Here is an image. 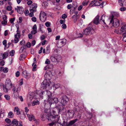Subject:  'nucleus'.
<instances>
[{
  "instance_id": "nucleus-40",
  "label": "nucleus",
  "mask_w": 126,
  "mask_h": 126,
  "mask_svg": "<svg viewBox=\"0 0 126 126\" xmlns=\"http://www.w3.org/2000/svg\"><path fill=\"white\" fill-rule=\"evenodd\" d=\"M3 44L6 47L7 45V40H4L2 42Z\"/></svg>"
},
{
  "instance_id": "nucleus-57",
  "label": "nucleus",
  "mask_w": 126,
  "mask_h": 126,
  "mask_svg": "<svg viewBox=\"0 0 126 126\" xmlns=\"http://www.w3.org/2000/svg\"><path fill=\"white\" fill-rule=\"evenodd\" d=\"M55 123V122H54L53 121L51 123H49L48 124V125L49 126H53Z\"/></svg>"
},
{
  "instance_id": "nucleus-7",
  "label": "nucleus",
  "mask_w": 126,
  "mask_h": 126,
  "mask_svg": "<svg viewBox=\"0 0 126 126\" xmlns=\"http://www.w3.org/2000/svg\"><path fill=\"white\" fill-rule=\"evenodd\" d=\"M37 7V4L35 3H33L31 5L30 7V12H35L36 11Z\"/></svg>"
},
{
  "instance_id": "nucleus-9",
  "label": "nucleus",
  "mask_w": 126,
  "mask_h": 126,
  "mask_svg": "<svg viewBox=\"0 0 126 126\" xmlns=\"http://www.w3.org/2000/svg\"><path fill=\"white\" fill-rule=\"evenodd\" d=\"M121 33H123V35H126V24L123 25L120 29Z\"/></svg>"
},
{
  "instance_id": "nucleus-5",
  "label": "nucleus",
  "mask_w": 126,
  "mask_h": 126,
  "mask_svg": "<svg viewBox=\"0 0 126 126\" xmlns=\"http://www.w3.org/2000/svg\"><path fill=\"white\" fill-rule=\"evenodd\" d=\"M61 56L59 55H56L54 56H52L51 57V60L53 62H58L61 60Z\"/></svg>"
},
{
  "instance_id": "nucleus-62",
  "label": "nucleus",
  "mask_w": 126,
  "mask_h": 126,
  "mask_svg": "<svg viewBox=\"0 0 126 126\" xmlns=\"http://www.w3.org/2000/svg\"><path fill=\"white\" fill-rule=\"evenodd\" d=\"M25 112H26V113L27 112L29 111V109H28V108L27 107H25Z\"/></svg>"
},
{
  "instance_id": "nucleus-6",
  "label": "nucleus",
  "mask_w": 126,
  "mask_h": 126,
  "mask_svg": "<svg viewBox=\"0 0 126 126\" xmlns=\"http://www.w3.org/2000/svg\"><path fill=\"white\" fill-rule=\"evenodd\" d=\"M51 82L50 81L47 82L46 81H44L43 82L42 87L43 89H46V88L49 87L50 85Z\"/></svg>"
},
{
  "instance_id": "nucleus-26",
  "label": "nucleus",
  "mask_w": 126,
  "mask_h": 126,
  "mask_svg": "<svg viewBox=\"0 0 126 126\" xmlns=\"http://www.w3.org/2000/svg\"><path fill=\"white\" fill-rule=\"evenodd\" d=\"M39 104V102L38 100H36V101L34 100L33 101V102L32 104V106H34L35 105Z\"/></svg>"
},
{
  "instance_id": "nucleus-8",
  "label": "nucleus",
  "mask_w": 126,
  "mask_h": 126,
  "mask_svg": "<svg viewBox=\"0 0 126 126\" xmlns=\"http://www.w3.org/2000/svg\"><path fill=\"white\" fill-rule=\"evenodd\" d=\"M66 41L65 39H60V42L58 44L59 47H61L64 45L66 43Z\"/></svg>"
},
{
  "instance_id": "nucleus-28",
  "label": "nucleus",
  "mask_w": 126,
  "mask_h": 126,
  "mask_svg": "<svg viewBox=\"0 0 126 126\" xmlns=\"http://www.w3.org/2000/svg\"><path fill=\"white\" fill-rule=\"evenodd\" d=\"M118 2L120 3V5L121 6H123V3L125 1V0H118Z\"/></svg>"
},
{
  "instance_id": "nucleus-16",
  "label": "nucleus",
  "mask_w": 126,
  "mask_h": 126,
  "mask_svg": "<svg viewBox=\"0 0 126 126\" xmlns=\"http://www.w3.org/2000/svg\"><path fill=\"white\" fill-rule=\"evenodd\" d=\"M99 16L97 15L95 17L94 20V22L95 24H97L99 23Z\"/></svg>"
},
{
  "instance_id": "nucleus-18",
  "label": "nucleus",
  "mask_w": 126,
  "mask_h": 126,
  "mask_svg": "<svg viewBox=\"0 0 126 126\" xmlns=\"http://www.w3.org/2000/svg\"><path fill=\"white\" fill-rule=\"evenodd\" d=\"M63 101L64 103H67L68 101V98L65 95H64L63 96Z\"/></svg>"
},
{
  "instance_id": "nucleus-54",
  "label": "nucleus",
  "mask_w": 126,
  "mask_h": 126,
  "mask_svg": "<svg viewBox=\"0 0 126 126\" xmlns=\"http://www.w3.org/2000/svg\"><path fill=\"white\" fill-rule=\"evenodd\" d=\"M28 37L30 39H31L32 38L33 36L32 34L30 33L28 35Z\"/></svg>"
},
{
  "instance_id": "nucleus-39",
  "label": "nucleus",
  "mask_w": 126,
  "mask_h": 126,
  "mask_svg": "<svg viewBox=\"0 0 126 126\" xmlns=\"http://www.w3.org/2000/svg\"><path fill=\"white\" fill-rule=\"evenodd\" d=\"M45 25L47 27H49L51 25V23H50L48 22H46L45 23Z\"/></svg>"
},
{
  "instance_id": "nucleus-53",
  "label": "nucleus",
  "mask_w": 126,
  "mask_h": 126,
  "mask_svg": "<svg viewBox=\"0 0 126 126\" xmlns=\"http://www.w3.org/2000/svg\"><path fill=\"white\" fill-rule=\"evenodd\" d=\"M15 19L14 18H11L10 20V22L11 23H13L14 22V21L15 20Z\"/></svg>"
},
{
  "instance_id": "nucleus-10",
  "label": "nucleus",
  "mask_w": 126,
  "mask_h": 126,
  "mask_svg": "<svg viewBox=\"0 0 126 126\" xmlns=\"http://www.w3.org/2000/svg\"><path fill=\"white\" fill-rule=\"evenodd\" d=\"M60 116L58 115H55L54 116H53L52 117L53 121L56 123L59 120Z\"/></svg>"
},
{
  "instance_id": "nucleus-21",
  "label": "nucleus",
  "mask_w": 126,
  "mask_h": 126,
  "mask_svg": "<svg viewBox=\"0 0 126 126\" xmlns=\"http://www.w3.org/2000/svg\"><path fill=\"white\" fill-rule=\"evenodd\" d=\"M72 18L73 19L74 22H76L77 19L79 18V16L78 15H76L72 16Z\"/></svg>"
},
{
  "instance_id": "nucleus-4",
  "label": "nucleus",
  "mask_w": 126,
  "mask_h": 126,
  "mask_svg": "<svg viewBox=\"0 0 126 126\" xmlns=\"http://www.w3.org/2000/svg\"><path fill=\"white\" fill-rule=\"evenodd\" d=\"M46 14L43 11H41L40 16V20L42 22H45L46 19Z\"/></svg>"
},
{
  "instance_id": "nucleus-23",
  "label": "nucleus",
  "mask_w": 126,
  "mask_h": 126,
  "mask_svg": "<svg viewBox=\"0 0 126 126\" xmlns=\"http://www.w3.org/2000/svg\"><path fill=\"white\" fill-rule=\"evenodd\" d=\"M8 54L7 52H4L3 54H2V56L3 59H5L8 56Z\"/></svg>"
},
{
  "instance_id": "nucleus-25",
  "label": "nucleus",
  "mask_w": 126,
  "mask_h": 126,
  "mask_svg": "<svg viewBox=\"0 0 126 126\" xmlns=\"http://www.w3.org/2000/svg\"><path fill=\"white\" fill-rule=\"evenodd\" d=\"M14 116V114L12 111L10 112L8 114V117L9 118H12Z\"/></svg>"
},
{
  "instance_id": "nucleus-64",
  "label": "nucleus",
  "mask_w": 126,
  "mask_h": 126,
  "mask_svg": "<svg viewBox=\"0 0 126 126\" xmlns=\"http://www.w3.org/2000/svg\"><path fill=\"white\" fill-rule=\"evenodd\" d=\"M123 37V40L125 42H126V35L125 36Z\"/></svg>"
},
{
  "instance_id": "nucleus-32",
  "label": "nucleus",
  "mask_w": 126,
  "mask_h": 126,
  "mask_svg": "<svg viewBox=\"0 0 126 126\" xmlns=\"http://www.w3.org/2000/svg\"><path fill=\"white\" fill-rule=\"evenodd\" d=\"M15 51L14 50H12L10 52V56H13L15 54Z\"/></svg>"
},
{
  "instance_id": "nucleus-22",
  "label": "nucleus",
  "mask_w": 126,
  "mask_h": 126,
  "mask_svg": "<svg viewBox=\"0 0 126 126\" xmlns=\"http://www.w3.org/2000/svg\"><path fill=\"white\" fill-rule=\"evenodd\" d=\"M77 120V119H76L73 120H71L70 121L69 123V125H72L74 124Z\"/></svg>"
},
{
  "instance_id": "nucleus-58",
  "label": "nucleus",
  "mask_w": 126,
  "mask_h": 126,
  "mask_svg": "<svg viewBox=\"0 0 126 126\" xmlns=\"http://www.w3.org/2000/svg\"><path fill=\"white\" fill-rule=\"evenodd\" d=\"M67 17V16L65 14H63L62 15V18L63 19H64L65 18H66Z\"/></svg>"
},
{
  "instance_id": "nucleus-43",
  "label": "nucleus",
  "mask_w": 126,
  "mask_h": 126,
  "mask_svg": "<svg viewBox=\"0 0 126 126\" xmlns=\"http://www.w3.org/2000/svg\"><path fill=\"white\" fill-rule=\"evenodd\" d=\"M19 85L20 86L21 85L23 84V79H21L19 80Z\"/></svg>"
},
{
  "instance_id": "nucleus-30",
  "label": "nucleus",
  "mask_w": 126,
  "mask_h": 126,
  "mask_svg": "<svg viewBox=\"0 0 126 126\" xmlns=\"http://www.w3.org/2000/svg\"><path fill=\"white\" fill-rule=\"evenodd\" d=\"M25 57V55L24 54H21L20 57L19 59L20 60H23Z\"/></svg>"
},
{
  "instance_id": "nucleus-35",
  "label": "nucleus",
  "mask_w": 126,
  "mask_h": 126,
  "mask_svg": "<svg viewBox=\"0 0 126 126\" xmlns=\"http://www.w3.org/2000/svg\"><path fill=\"white\" fill-rule=\"evenodd\" d=\"M8 71V69L7 67H5L3 70V71L4 73H7Z\"/></svg>"
},
{
  "instance_id": "nucleus-12",
  "label": "nucleus",
  "mask_w": 126,
  "mask_h": 126,
  "mask_svg": "<svg viewBox=\"0 0 126 126\" xmlns=\"http://www.w3.org/2000/svg\"><path fill=\"white\" fill-rule=\"evenodd\" d=\"M91 3L95 6H98L100 5L101 3L98 0H94L92 1Z\"/></svg>"
},
{
  "instance_id": "nucleus-63",
  "label": "nucleus",
  "mask_w": 126,
  "mask_h": 126,
  "mask_svg": "<svg viewBox=\"0 0 126 126\" xmlns=\"http://www.w3.org/2000/svg\"><path fill=\"white\" fill-rule=\"evenodd\" d=\"M82 5H80L79 6L78 8V10L79 11H80L82 8Z\"/></svg>"
},
{
  "instance_id": "nucleus-11",
  "label": "nucleus",
  "mask_w": 126,
  "mask_h": 126,
  "mask_svg": "<svg viewBox=\"0 0 126 126\" xmlns=\"http://www.w3.org/2000/svg\"><path fill=\"white\" fill-rule=\"evenodd\" d=\"M7 17L6 15H4L3 16V20L1 22V24L3 25H6L7 23Z\"/></svg>"
},
{
  "instance_id": "nucleus-44",
  "label": "nucleus",
  "mask_w": 126,
  "mask_h": 126,
  "mask_svg": "<svg viewBox=\"0 0 126 126\" xmlns=\"http://www.w3.org/2000/svg\"><path fill=\"white\" fill-rule=\"evenodd\" d=\"M31 46V44L29 42L27 43L26 46L28 47H30Z\"/></svg>"
},
{
  "instance_id": "nucleus-48",
  "label": "nucleus",
  "mask_w": 126,
  "mask_h": 126,
  "mask_svg": "<svg viewBox=\"0 0 126 126\" xmlns=\"http://www.w3.org/2000/svg\"><path fill=\"white\" fill-rule=\"evenodd\" d=\"M120 10L121 11H124L126 10V8L125 7H121L120 8Z\"/></svg>"
},
{
  "instance_id": "nucleus-55",
  "label": "nucleus",
  "mask_w": 126,
  "mask_h": 126,
  "mask_svg": "<svg viewBox=\"0 0 126 126\" xmlns=\"http://www.w3.org/2000/svg\"><path fill=\"white\" fill-rule=\"evenodd\" d=\"M45 36L44 35H43L41 36V39L43 40L45 38Z\"/></svg>"
},
{
  "instance_id": "nucleus-17",
  "label": "nucleus",
  "mask_w": 126,
  "mask_h": 126,
  "mask_svg": "<svg viewBox=\"0 0 126 126\" xmlns=\"http://www.w3.org/2000/svg\"><path fill=\"white\" fill-rule=\"evenodd\" d=\"M14 112H16V113L18 115L20 114V109L17 107H16L14 108Z\"/></svg>"
},
{
  "instance_id": "nucleus-42",
  "label": "nucleus",
  "mask_w": 126,
  "mask_h": 126,
  "mask_svg": "<svg viewBox=\"0 0 126 126\" xmlns=\"http://www.w3.org/2000/svg\"><path fill=\"white\" fill-rule=\"evenodd\" d=\"M5 62L4 60H2L0 62V65L2 66L4 65Z\"/></svg>"
},
{
  "instance_id": "nucleus-56",
  "label": "nucleus",
  "mask_w": 126,
  "mask_h": 126,
  "mask_svg": "<svg viewBox=\"0 0 126 126\" xmlns=\"http://www.w3.org/2000/svg\"><path fill=\"white\" fill-rule=\"evenodd\" d=\"M62 27L63 29H65L66 28V26L65 24H63L62 25Z\"/></svg>"
},
{
  "instance_id": "nucleus-33",
  "label": "nucleus",
  "mask_w": 126,
  "mask_h": 126,
  "mask_svg": "<svg viewBox=\"0 0 126 126\" xmlns=\"http://www.w3.org/2000/svg\"><path fill=\"white\" fill-rule=\"evenodd\" d=\"M26 48V46L25 45H24L21 48L20 50L21 52L23 51L24 49H25Z\"/></svg>"
},
{
  "instance_id": "nucleus-14",
  "label": "nucleus",
  "mask_w": 126,
  "mask_h": 126,
  "mask_svg": "<svg viewBox=\"0 0 126 126\" xmlns=\"http://www.w3.org/2000/svg\"><path fill=\"white\" fill-rule=\"evenodd\" d=\"M47 113L46 112H44L41 115V120L43 121H45L47 117Z\"/></svg>"
},
{
  "instance_id": "nucleus-27",
  "label": "nucleus",
  "mask_w": 126,
  "mask_h": 126,
  "mask_svg": "<svg viewBox=\"0 0 126 126\" xmlns=\"http://www.w3.org/2000/svg\"><path fill=\"white\" fill-rule=\"evenodd\" d=\"M89 1L85 0L83 1L82 3V4L83 6H86L88 3Z\"/></svg>"
},
{
  "instance_id": "nucleus-3",
  "label": "nucleus",
  "mask_w": 126,
  "mask_h": 126,
  "mask_svg": "<svg viewBox=\"0 0 126 126\" xmlns=\"http://www.w3.org/2000/svg\"><path fill=\"white\" fill-rule=\"evenodd\" d=\"M93 29L92 27H88L85 29L83 31V34L86 35L91 34Z\"/></svg>"
},
{
  "instance_id": "nucleus-51",
  "label": "nucleus",
  "mask_w": 126,
  "mask_h": 126,
  "mask_svg": "<svg viewBox=\"0 0 126 126\" xmlns=\"http://www.w3.org/2000/svg\"><path fill=\"white\" fill-rule=\"evenodd\" d=\"M46 43H47V41L46 40H44L41 42L42 45L43 46Z\"/></svg>"
},
{
  "instance_id": "nucleus-13",
  "label": "nucleus",
  "mask_w": 126,
  "mask_h": 126,
  "mask_svg": "<svg viewBox=\"0 0 126 126\" xmlns=\"http://www.w3.org/2000/svg\"><path fill=\"white\" fill-rule=\"evenodd\" d=\"M119 16V14L117 13H114L110 16L109 19H114V18H117V17Z\"/></svg>"
},
{
  "instance_id": "nucleus-60",
  "label": "nucleus",
  "mask_w": 126,
  "mask_h": 126,
  "mask_svg": "<svg viewBox=\"0 0 126 126\" xmlns=\"http://www.w3.org/2000/svg\"><path fill=\"white\" fill-rule=\"evenodd\" d=\"M16 76L17 77H18L20 75V72L19 71H17L16 74Z\"/></svg>"
},
{
  "instance_id": "nucleus-20",
  "label": "nucleus",
  "mask_w": 126,
  "mask_h": 126,
  "mask_svg": "<svg viewBox=\"0 0 126 126\" xmlns=\"http://www.w3.org/2000/svg\"><path fill=\"white\" fill-rule=\"evenodd\" d=\"M23 73L27 77H31V74L30 73L26 70L24 71L23 72Z\"/></svg>"
},
{
  "instance_id": "nucleus-19",
  "label": "nucleus",
  "mask_w": 126,
  "mask_h": 126,
  "mask_svg": "<svg viewBox=\"0 0 126 126\" xmlns=\"http://www.w3.org/2000/svg\"><path fill=\"white\" fill-rule=\"evenodd\" d=\"M23 10V8L22 7L18 6H17V11L19 13H22V11Z\"/></svg>"
},
{
  "instance_id": "nucleus-59",
  "label": "nucleus",
  "mask_w": 126,
  "mask_h": 126,
  "mask_svg": "<svg viewBox=\"0 0 126 126\" xmlns=\"http://www.w3.org/2000/svg\"><path fill=\"white\" fill-rule=\"evenodd\" d=\"M50 63V61L48 59H47L45 62V63L46 64H49Z\"/></svg>"
},
{
  "instance_id": "nucleus-31",
  "label": "nucleus",
  "mask_w": 126,
  "mask_h": 126,
  "mask_svg": "<svg viewBox=\"0 0 126 126\" xmlns=\"http://www.w3.org/2000/svg\"><path fill=\"white\" fill-rule=\"evenodd\" d=\"M12 9V7L11 6H8L6 8V10L10 11H11Z\"/></svg>"
},
{
  "instance_id": "nucleus-2",
  "label": "nucleus",
  "mask_w": 126,
  "mask_h": 126,
  "mask_svg": "<svg viewBox=\"0 0 126 126\" xmlns=\"http://www.w3.org/2000/svg\"><path fill=\"white\" fill-rule=\"evenodd\" d=\"M109 19L110 21V23L111 24L112 26L114 27L117 28L119 26L120 21L117 18Z\"/></svg>"
},
{
  "instance_id": "nucleus-24",
  "label": "nucleus",
  "mask_w": 126,
  "mask_h": 126,
  "mask_svg": "<svg viewBox=\"0 0 126 126\" xmlns=\"http://www.w3.org/2000/svg\"><path fill=\"white\" fill-rule=\"evenodd\" d=\"M12 123L13 125H18V121L16 119H14L12 121Z\"/></svg>"
},
{
  "instance_id": "nucleus-45",
  "label": "nucleus",
  "mask_w": 126,
  "mask_h": 126,
  "mask_svg": "<svg viewBox=\"0 0 126 126\" xmlns=\"http://www.w3.org/2000/svg\"><path fill=\"white\" fill-rule=\"evenodd\" d=\"M105 17V16H104L102 15L101 17V20H102L103 21L104 23V24H106V23L104 22V19Z\"/></svg>"
},
{
  "instance_id": "nucleus-34",
  "label": "nucleus",
  "mask_w": 126,
  "mask_h": 126,
  "mask_svg": "<svg viewBox=\"0 0 126 126\" xmlns=\"http://www.w3.org/2000/svg\"><path fill=\"white\" fill-rule=\"evenodd\" d=\"M24 13L25 15L27 16L29 15V12L27 9H25L24 11Z\"/></svg>"
},
{
  "instance_id": "nucleus-15",
  "label": "nucleus",
  "mask_w": 126,
  "mask_h": 126,
  "mask_svg": "<svg viewBox=\"0 0 126 126\" xmlns=\"http://www.w3.org/2000/svg\"><path fill=\"white\" fill-rule=\"evenodd\" d=\"M27 117H28L30 121H32V120L34 121L35 120L34 116L32 115L29 114H28Z\"/></svg>"
},
{
  "instance_id": "nucleus-41",
  "label": "nucleus",
  "mask_w": 126,
  "mask_h": 126,
  "mask_svg": "<svg viewBox=\"0 0 126 126\" xmlns=\"http://www.w3.org/2000/svg\"><path fill=\"white\" fill-rule=\"evenodd\" d=\"M27 1V3L28 5H30L32 3V1L30 0H28Z\"/></svg>"
},
{
  "instance_id": "nucleus-49",
  "label": "nucleus",
  "mask_w": 126,
  "mask_h": 126,
  "mask_svg": "<svg viewBox=\"0 0 126 126\" xmlns=\"http://www.w3.org/2000/svg\"><path fill=\"white\" fill-rule=\"evenodd\" d=\"M32 20L34 22H36V18L35 17H33L32 18Z\"/></svg>"
},
{
  "instance_id": "nucleus-46",
  "label": "nucleus",
  "mask_w": 126,
  "mask_h": 126,
  "mask_svg": "<svg viewBox=\"0 0 126 126\" xmlns=\"http://www.w3.org/2000/svg\"><path fill=\"white\" fill-rule=\"evenodd\" d=\"M16 32V33H17V34H18V36H20V31H19V27L17 28V30Z\"/></svg>"
},
{
  "instance_id": "nucleus-61",
  "label": "nucleus",
  "mask_w": 126,
  "mask_h": 126,
  "mask_svg": "<svg viewBox=\"0 0 126 126\" xmlns=\"http://www.w3.org/2000/svg\"><path fill=\"white\" fill-rule=\"evenodd\" d=\"M72 7V6L71 4H68L67 6V8L68 9H70Z\"/></svg>"
},
{
  "instance_id": "nucleus-36",
  "label": "nucleus",
  "mask_w": 126,
  "mask_h": 126,
  "mask_svg": "<svg viewBox=\"0 0 126 126\" xmlns=\"http://www.w3.org/2000/svg\"><path fill=\"white\" fill-rule=\"evenodd\" d=\"M5 121L8 124H9L11 122V121L9 118H6L5 120Z\"/></svg>"
},
{
  "instance_id": "nucleus-37",
  "label": "nucleus",
  "mask_w": 126,
  "mask_h": 126,
  "mask_svg": "<svg viewBox=\"0 0 126 126\" xmlns=\"http://www.w3.org/2000/svg\"><path fill=\"white\" fill-rule=\"evenodd\" d=\"M19 38L17 37L16 36L15 37V38L14 39V41L15 43H16L18 42L19 41Z\"/></svg>"
},
{
  "instance_id": "nucleus-52",
  "label": "nucleus",
  "mask_w": 126,
  "mask_h": 126,
  "mask_svg": "<svg viewBox=\"0 0 126 126\" xmlns=\"http://www.w3.org/2000/svg\"><path fill=\"white\" fill-rule=\"evenodd\" d=\"M32 29L33 30H37V26L36 24H35L33 26V28Z\"/></svg>"
},
{
  "instance_id": "nucleus-29",
  "label": "nucleus",
  "mask_w": 126,
  "mask_h": 126,
  "mask_svg": "<svg viewBox=\"0 0 126 126\" xmlns=\"http://www.w3.org/2000/svg\"><path fill=\"white\" fill-rule=\"evenodd\" d=\"M32 65L33 66V67L32 69V70L33 71H35L36 70V68L37 67V65L36 64L33 63Z\"/></svg>"
},
{
  "instance_id": "nucleus-38",
  "label": "nucleus",
  "mask_w": 126,
  "mask_h": 126,
  "mask_svg": "<svg viewBox=\"0 0 126 126\" xmlns=\"http://www.w3.org/2000/svg\"><path fill=\"white\" fill-rule=\"evenodd\" d=\"M9 33V31L8 30H5L4 32V35L5 36H7L8 35Z\"/></svg>"
},
{
  "instance_id": "nucleus-47",
  "label": "nucleus",
  "mask_w": 126,
  "mask_h": 126,
  "mask_svg": "<svg viewBox=\"0 0 126 126\" xmlns=\"http://www.w3.org/2000/svg\"><path fill=\"white\" fill-rule=\"evenodd\" d=\"M34 12H31L29 14V16L30 17H32L34 16V14L33 13Z\"/></svg>"
},
{
  "instance_id": "nucleus-1",
  "label": "nucleus",
  "mask_w": 126,
  "mask_h": 126,
  "mask_svg": "<svg viewBox=\"0 0 126 126\" xmlns=\"http://www.w3.org/2000/svg\"><path fill=\"white\" fill-rule=\"evenodd\" d=\"M12 84L10 79H7L5 81V88L3 85V89L4 92L7 93L8 90L11 89L12 88Z\"/></svg>"
},
{
  "instance_id": "nucleus-50",
  "label": "nucleus",
  "mask_w": 126,
  "mask_h": 126,
  "mask_svg": "<svg viewBox=\"0 0 126 126\" xmlns=\"http://www.w3.org/2000/svg\"><path fill=\"white\" fill-rule=\"evenodd\" d=\"M37 32V30H33L31 32V33L32 34H35Z\"/></svg>"
}]
</instances>
